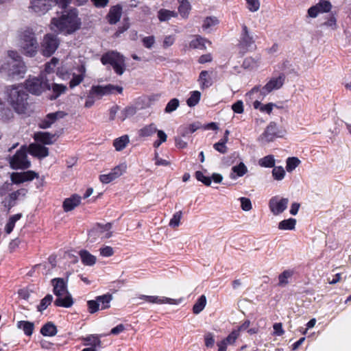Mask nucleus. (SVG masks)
Segmentation results:
<instances>
[{"instance_id":"27","label":"nucleus","mask_w":351,"mask_h":351,"mask_svg":"<svg viewBox=\"0 0 351 351\" xmlns=\"http://www.w3.org/2000/svg\"><path fill=\"white\" fill-rule=\"evenodd\" d=\"M198 81L201 88L204 89L208 88L213 84L212 73L206 71H202L199 75Z\"/></svg>"},{"instance_id":"52","label":"nucleus","mask_w":351,"mask_h":351,"mask_svg":"<svg viewBox=\"0 0 351 351\" xmlns=\"http://www.w3.org/2000/svg\"><path fill=\"white\" fill-rule=\"evenodd\" d=\"M182 216V211H178L173 215L169 221V226L171 228H177L180 226V220Z\"/></svg>"},{"instance_id":"12","label":"nucleus","mask_w":351,"mask_h":351,"mask_svg":"<svg viewBox=\"0 0 351 351\" xmlns=\"http://www.w3.org/2000/svg\"><path fill=\"white\" fill-rule=\"evenodd\" d=\"M289 200L278 195L272 197L268 203L270 212L275 216L282 214L287 208Z\"/></svg>"},{"instance_id":"32","label":"nucleus","mask_w":351,"mask_h":351,"mask_svg":"<svg viewBox=\"0 0 351 351\" xmlns=\"http://www.w3.org/2000/svg\"><path fill=\"white\" fill-rule=\"evenodd\" d=\"M296 219L289 218L280 221L278 224V228L280 230H293L296 226Z\"/></svg>"},{"instance_id":"4","label":"nucleus","mask_w":351,"mask_h":351,"mask_svg":"<svg viewBox=\"0 0 351 351\" xmlns=\"http://www.w3.org/2000/svg\"><path fill=\"white\" fill-rule=\"evenodd\" d=\"M71 2V0H31L29 9L31 12L41 16L46 14L56 5L64 9Z\"/></svg>"},{"instance_id":"25","label":"nucleus","mask_w":351,"mask_h":351,"mask_svg":"<svg viewBox=\"0 0 351 351\" xmlns=\"http://www.w3.org/2000/svg\"><path fill=\"white\" fill-rule=\"evenodd\" d=\"M206 44L209 45L210 42L199 36H194L189 44V48L203 50L206 49Z\"/></svg>"},{"instance_id":"22","label":"nucleus","mask_w":351,"mask_h":351,"mask_svg":"<svg viewBox=\"0 0 351 351\" xmlns=\"http://www.w3.org/2000/svg\"><path fill=\"white\" fill-rule=\"evenodd\" d=\"M247 171L246 165L243 162H240L238 165L232 167L230 178L232 180H235L238 178L243 177L247 173Z\"/></svg>"},{"instance_id":"29","label":"nucleus","mask_w":351,"mask_h":351,"mask_svg":"<svg viewBox=\"0 0 351 351\" xmlns=\"http://www.w3.org/2000/svg\"><path fill=\"white\" fill-rule=\"evenodd\" d=\"M49 90H51L52 92L50 96L51 99H56L66 91L67 87L61 84L53 83L51 86H49Z\"/></svg>"},{"instance_id":"16","label":"nucleus","mask_w":351,"mask_h":351,"mask_svg":"<svg viewBox=\"0 0 351 351\" xmlns=\"http://www.w3.org/2000/svg\"><path fill=\"white\" fill-rule=\"evenodd\" d=\"M103 64L111 66H122L124 62L123 57L116 51H108L104 54L101 58Z\"/></svg>"},{"instance_id":"34","label":"nucleus","mask_w":351,"mask_h":351,"mask_svg":"<svg viewBox=\"0 0 351 351\" xmlns=\"http://www.w3.org/2000/svg\"><path fill=\"white\" fill-rule=\"evenodd\" d=\"M253 107L255 109H258L261 112H265L269 114L272 112L274 107H276V105L273 103L263 104L261 101L256 100L253 103Z\"/></svg>"},{"instance_id":"60","label":"nucleus","mask_w":351,"mask_h":351,"mask_svg":"<svg viewBox=\"0 0 351 351\" xmlns=\"http://www.w3.org/2000/svg\"><path fill=\"white\" fill-rule=\"evenodd\" d=\"M143 45L148 49H150L153 47L155 43V38L153 36H147L143 38Z\"/></svg>"},{"instance_id":"14","label":"nucleus","mask_w":351,"mask_h":351,"mask_svg":"<svg viewBox=\"0 0 351 351\" xmlns=\"http://www.w3.org/2000/svg\"><path fill=\"white\" fill-rule=\"evenodd\" d=\"M90 90L91 95H95V97L101 98L103 96L111 95L116 92L121 93L123 88L119 86L108 84L106 86H93Z\"/></svg>"},{"instance_id":"35","label":"nucleus","mask_w":351,"mask_h":351,"mask_svg":"<svg viewBox=\"0 0 351 351\" xmlns=\"http://www.w3.org/2000/svg\"><path fill=\"white\" fill-rule=\"evenodd\" d=\"M112 299V295L109 294L97 296L96 300L99 304V309L104 310L108 308L110 306V304Z\"/></svg>"},{"instance_id":"63","label":"nucleus","mask_w":351,"mask_h":351,"mask_svg":"<svg viewBox=\"0 0 351 351\" xmlns=\"http://www.w3.org/2000/svg\"><path fill=\"white\" fill-rule=\"evenodd\" d=\"M273 328L274 330V334L275 335L281 336L285 332L281 323H275L273 326Z\"/></svg>"},{"instance_id":"58","label":"nucleus","mask_w":351,"mask_h":351,"mask_svg":"<svg viewBox=\"0 0 351 351\" xmlns=\"http://www.w3.org/2000/svg\"><path fill=\"white\" fill-rule=\"evenodd\" d=\"M88 311L90 313H94L99 310V304L95 299V300H89L87 302Z\"/></svg>"},{"instance_id":"30","label":"nucleus","mask_w":351,"mask_h":351,"mask_svg":"<svg viewBox=\"0 0 351 351\" xmlns=\"http://www.w3.org/2000/svg\"><path fill=\"white\" fill-rule=\"evenodd\" d=\"M238 337L239 330L232 331L225 339L221 341V351H226V347L234 344Z\"/></svg>"},{"instance_id":"54","label":"nucleus","mask_w":351,"mask_h":351,"mask_svg":"<svg viewBox=\"0 0 351 351\" xmlns=\"http://www.w3.org/2000/svg\"><path fill=\"white\" fill-rule=\"evenodd\" d=\"M239 201L241 202V208L244 211H249L252 209V202L250 199L247 197H241L239 198Z\"/></svg>"},{"instance_id":"44","label":"nucleus","mask_w":351,"mask_h":351,"mask_svg":"<svg viewBox=\"0 0 351 351\" xmlns=\"http://www.w3.org/2000/svg\"><path fill=\"white\" fill-rule=\"evenodd\" d=\"M206 304V298L205 295H201L193 307V312L195 314H199L203 311Z\"/></svg>"},{"instance_id":"3","label":"nucleus","mask_w":351,"mask_h":351,"mask_svg":"<svg viewBox=\"0 0 351 351\" xmlns=\"http://www.w3.org/2000/svg\"><path fill=\"white\" fill-rule=\"evenodd\" d=\"M58 76L62 80H69V87L78 86L86 75L85 67H58Z\"/></svg>"},{"instance_id":"62","label":"nucleus","mask_w":351,"mask_h":351,"mask_svg":"<svg viewBox=\"0 0 351 351\" xmlns=\"http://www.w3.org/2000/svg\"><path fill=\"white\" fill-rule=\"evenodd\" d=\"M155 164L158 166H168L170 165V162L165 159L160 158L157 152L155 153Z\"/></svg>"},{"instance_id":"43","label":"nucleus","mask_w":351,"mask_h":351,"mask_svg":"<svg viewBox=\"0 0 351 351\" xmlns=\"http://www.w3.org/2000/svg\"><path fill=\"white\" fill-rule=\"evenodd\" d=\"M21 217V214H16V215H14L12 216H11L7 223L5 224V232H6V234H9L12 232V231L13 230L14 226H15V223L17 221H19Z\"/></svg>"},{"instance_id":"51","label":"nucleus","mask_w":351,"mask_h":351,"mask_svg":"<svg viewBox=\"0 0 351 351\" xmlns=\"http://www.w3.org/2000/svg\"><path fill=\"white\" fill-rule=\"evenodd\" d=\"M84 340L87 341V343H85L86 346H99L100 345V340L99 337L97 335H90L85 338H84Z\"/></svg>"},{"instance_id":"45","label":"nucleus","mask_w":351,"mask_h":351,"mask_svg":"<svg viewBox=\"0 0 351 351\" xmlns=\"http://www.w3.org/2000/svg\"><path fill=\"white\" fill-rule=\"evenodd\" d=\"M293 275V271L291 270H285L278 276V285L284 287L289 283V278Z\"/></svg>"},{"instance_id":"33","label":"nucleus","mask_w":351,"mask_h":351,"mask_svg":"<svg viewBox=\"0 0 351 351\" xmlns=\"http://www.w3.org/2000/svg\"><path fill=\"white\" fill-rule=\"evenodd\" d=\"M40 333L45 337H53L57 333V328L52 322H47L40 329Z\"/></svg>"},{"instance_id":"15","label":"nucleus","mask_w":351,"mask_h":351,"mask_svg":"<svg viewBox=\"0 0 351 351\" xmlns=\"http://www.w3.org/2000/svg\"><path fill=\"white\" fill-rule=\"evenodd\" d=\"M38 174L34 171H27L23 172H13L10 175V180L13 184H20L27 182H31L37 178Z\"/></svg>"},{"instance_id":"28","label":"nucleus","mask_w":351,"mask_h":351,"mask_svg":"<svg viewBox=\"0 0 351 351\" xmlns=\"http://www.w3.org/2000/svg\"><path fill=\"white\" fill-rule=\"evenodd\" d=\"M18 329L23 331L25 335L31 336L34 329V324L29 321H19L16 323Z\"/></svg>"},{"instance_id":"11","label":"nucleus","mask_w":351,"mask_h":351,"mask_svg":"<svg viewBox=\"0 0 351 351\" xmlns=\"http://www.w3.org/2000/svg\"><path fill=\"white\" fill-rule=\"evenodd\" d=\"M111 224H98L93 228L88 233V240L90 243L97 241L99 239H108L112 236Z\"/></svg>"},{"instance_id":"59","label":"nucleus","mask_w":351,"mask_h":351,"mask_svg":"<svg viewBox=\"0 0 351 351\" xmlns=\"http://www.w3.org/2000/svg\"><path fill=\"white\" fill-rule=\"evenodd\" d=\"M99 180L103 184H108L115 180L114 179V178L112 177V174L110 171L108 173L101 174L99 176Z\"/></svg>"},{"instance_id":"1","label":"nucleus","mask_w":351,"mask_h":351,"mask_svg":"<svg viewBox=\"0 0 351 351\" xmlns=\"http://www.w3.org/2000/svg\"><path fill=\"white\" fill-rule=\"evenodd\" d=\"M81 24L77 9L72 8L64 12L60 17L52 19L51 29L71 34L79 29Z\"/></svg>"},{"instance_id":"17","label":"nucleus","mask_w":351,"mask_h":351,"mask_svg":"<svg viewBox=\"0 0 351 351\" xmlns=\"http://www.w3.org/2000/svg\"><path fill=\"white\" fill-rule=\"evenodd\" d=\"M82 197L77 194H73L66 198L62 203V208L64 212H69L77 207L82 201Z\"/></svg>"},{"instance_id":"49","label":"nucleus","mask_w":351,"mask_h":351,"mask_svg":"<svg viewBox=\"0 0 351 351\" xmlns=\"http://www.w3.org/2000/svg\"><path fill=\"white\" fill-rule=\"evenodd\" d=\"M300 163V160L295 157L289 158L287 160L286 169L288 172L294 170Z\"/></svg>"},{"instance_id":"50","label":"nucleus","mask_w":351,"mask_h":351,"mask_svg":"<svg viewBox=\"0 0 351 351\" xmlns=\"http://www.w3.org/2000/svg\"><path fill=\"white\" fill-rule=\"evenodd\" d=\"M53 301V296L51 294L47 295L40 302V304L38 306V310L40 312L45 310L49 305L51 304Z\"/></svg>"},{"instance_id":"53","label":"nucleus","mask_w":351,"mask_h":351,"mask_svg":"<svg viewBox=\"0 0 351 351\" xmlns=\"http://www.w3.org/2000/svg\"><path fill=\"white\" fill-rule=\"evenodd\" d=\"M195 178L198 181L202 182L206 186H209L211 184V178L204 176L202 171H196Z\"/></svg>"},{"instance_id":"31","label":"nucleus","mask_w":351,"mask_h":351,"mask_svg":"<svg viewBox=\"0 0 351 351\" xmlns=\"http://www.w3.org/2000/svg\"><path fill=\"white\" fill-rule=\"evenodd\" d=\"M157 131V127L154 123H150L141 128L138 130L140 137L146 138L152 136Z\"/></svg>"},{"instance_id":"20","label":"nucleus","mask_w":351,"mask_h":351,"mask_svg":"<svg viewBox=\"0 0 351 351\" xmlns=\"http://www.w3.org/2000/svg\"><path fill=\"white\" fill-rule=\"evenodd\" d=\"M147 302L152 304H169L173 305H178L182 302V299H173L165 296L151 295L147 298Z\"/></svg>"},{"instance_id":"19","label":"nucleus","mask_w":351,"mask_h":351,"mask_svg":"<svg viewBox=\"0 0 351 351\" xmlns=\"http://www.w3.org/2000/svg\"><path fill=\"white\" fill-rule=\"evenodd\" d=\"M27 152L33 156L43 158L49 155L48 148L36 143H32L27 147Z\"/></svg>"},{"instance_id":"23","label":"nucleus","mask_w":351,"mask_h":351,"mask_svg":"<svg viewBox=\"0 0 351 351\" xmlns=\"http://www.w3.org/2000/svg\"><path fill=\"white\" fill-rule=\"evenodd\" d=\"M34 139L43 144L51 145L56 141V136L48 132H40L34 134Z\"/></svg>"},{"instance_id":"61","label":"nucleus","mask_w":351,"mask_h":351,"mask_svg":"<svg viewBox=\"0 0 351 351\" xmlns=\"http://www.w3.org/2000/svg\"><path fill=\"white\" fill-rule=\"evenodd\" d=\"M217 19L216 18L213 19L211 17H208L204 20L202 27L206 29L211 27L212 25L217 24Z\"/></svg>"},{"instance_id":"42","label":"nucleus","mask_w":351,"mask_h":351,"mask_svg":"<svg viewBox=\"0 0 351 351\" xmlns=\"http://www.w3.org/2000/svg\"><path fill=\"white\" fill-rule=\"evenodd\" d=\"M258 165L261 167L271 168L275 165V158L273 155H267L261 158L258 161Z\"/></svg>"},{"instance_id":"9","label":"nucleus","mask_w":351,"mask_h":351,"mask_svg":"<svg viewBox=\"0 0 351 351\" xmlns=\"http://www.w3.org/2000/svg\"><path fill=\"white\" fill-rule=\"evenodd\" d=\"M27 147L22 146L16 153L10 158V165L13 169H26L30 167L31 162L27 159Z\"/></svg>"},{"instance_id":"47","label":"nucleus","mask_w":351,"mask_h":351,"mask_svg":"<svg viewBox=\"0 0 351 351\" xmlns=\"http://www.w3.org/2000/svg\"><path fill=\"white\" fill-rule=\"evenodd\" d=\"M272 176L276 180H282L285 176V171L281 166L274 167L272 170Z\"/></svg>"},{"instance_id":"41","label":"nucleus","mask_w":351,"mask_h":351,"mask_svg":"<svg viewBox=\"0 0 351 351\" xmlns=\"http://www.w3.org/2000/svg\"><path fill=\"white\" fill-rule=\"evenodd\" d=\"M24 68L25 67H12V69L8 71L9 77L13 80H18L23 78L25 73Z\"/></svg>"},{"instance_id":"8","label":"nucleus","mask_w":351,"mask_h":351,"mask_svg":"<svg viewBox=\"0 0 351 351\" xmlns=\"http://www.w3.org/2000/svg\"><path fill=\"white\" fill-rule=\"evenodd\" d=\"M21 45L24 51L32 56L38 47V42L33 32L29 29H25L21 33Z\"/></svg>"},{"instance_id":"39","label":"nucleus","mask_w":351,"mask_h":351,"mask_svg":"<svg viewBox=\"0 0 351 351\" xmlns=\"http://www.w3.org/2000/svg\"><path fill=\"white\" fill-rule=\"evenodd\" d=\"M180 3L178 11L183 18H187L191 10V5L187 0H178Z\"/></svg>"},{"instance_id":"48","label":"nucleus","mask_w":351,"mask_h":351,"mask_svg":"<svg viewBox=\"0 0 351 351\" xmlns=\"http://www.w3.org/2000/svg\"><path fill=\"white\" fill-rule=\"evenodd\" d=\"M239 158V153L238 152H234L231 153L227 157H224L222 159V162L226 166H230L234 163Z\"/></svg>"},{"instance_id":"38","label":"nucleus","mask_w":351,"mask_h":351,"mask_svg":"<svg viewBox=\"0 0 351 351\" xmlns=\"http://www.w3.org/2000/svg\"><path fill=\"white\" fill-rule=\"evenodd\" d=\"M129 137L128 135H123L121 137L116 138L114 141L113 145L115 149L118 152L123 150L129 143Z\"/></svg>"},{"instance_id":"13","label":"nucleus","mask_w":351,"mask_h":351,"mask_svg":"<svg viewBox=\"0 0 351 351\" xmlns=\"http://www.w3.org/2000/svg\"><path fill=\"white\" fill-rule=\"evenodd\" d=\"M59 40L56 35L47 34L42 43V50L45 56H50L57 49Z\"/></svg>"},{"instance_id":"6","label":"nucleus","mask_w":351,"mask_h":351,"mask_svg":"<svg viewBox=\"0 0 351 351\" xmlns=\"http://www.w3.org/2000/svg\"><path fill=\"white\" fill-rule=\"evenodd\" d=\"M285 80L284 74H280L278 77L271 78L269 82L262 88L260 86L254 87L249 93L248 95L252 96L256 93H259L260 97L258 98L263 99L267 95L274 90L280 88Z\"/></svg>"},{"instance_id":"7","label":"nucleus","mask_w":351,"mask_h":351,"mask_svg":"<svg viewBox=\"0 0 351 351\" xmlns=\"http://www.w3.org/2000/svg\"><path fill=\"white\" fill-rule=\"evenodd\" d=\"M26 88L32 94L40 95L45 90L49 89V84L46 77L41 74L37 77H29L26 81Z\"/></svg>"},{"instance_id":"24","label":"nucleus","mask_w":351,"mask_h":351,"mask_svg":"<svg viewBox=\"0 0 351 351\" xmlns=\"http://www.w3.org/2000/svg\"><path fill=\"white\" fill-rule=\"evenodd\" d=\"M122 13V8L120 5H117L114 6H112L108 15L107 19L108 20V22L110 24H115L117 23L121 19Z\"/></svg>"},{"instance_id":"2","label":"nucleus","mask_w":351,"mask_h":351,"mask_svg":"<svg viewBox=\"0 0 351 351\" xmlns=\"http://www.w3.org/2000/svg\"><path fill=\"white\" fill-rule=\"evenodd\" d=\"M53 292L56 296L54 304L57 306L69 308L73 304L71 293L68 290V280L62 278H56L51 280Z\"/></svg>"},{"instance_id":"10","label":"nucleus","mask_w":351,"mask_h":351,"mask_svg":"<svg viewBox=\"0 0 351 351\" xmlns=\"http://www.w3.org/2000/svg\"><path fill=\"white\" fill-rule=\"evenodd\" d=\"M238 47L240 53L243 54L249 50L253 49H255L256 48L255 40L252 35L250 34L249 29L245 24L242 25V30L240 34Z\"/></svg>"},{"instance_id":"36","label":"nucleus","mask_w":351,"mask_h":351,"mask_svg":"<svg viewBox=\"0 0 351 351\" xmlns=\"http://www.w3.org/2000/svg\"><path fill=\"white\" fill-rule=\"evenodd\" d=\"M127 168L128 166L126 162H123L119 163L118 165L112 169L110 173L114 179L117 180L126 172Z\"/></svg>"},{"instance_id":"5","label":"nucleus","mask_w":351,"mask_h":351,"mask_svg":"<svg viewBox=\"0 0 351 351\" xmlns=\"http://www.w3.org/2000/svg\"><path fill=\"white\" fill-rule=\"evenodd\" d=\"M27 95L21 86L13 87L8 93V101L19 114L25 112L27 107Z\"/></svg>"},{"instance_id":"40","label":"nucleus","mask_w":351,"mask_h":351,"mask_svg":"<svg viewBox=\"0 0 351 351\" xmlns=\"http://www.w3.org/2000/svg\"><path fill=\"white\" fill-rule=\"evenodd\" d=\"M201 93L198 90H193L189 93V97L186 100V104L189 107L195 106L199 101L201 98Z\"/></svg>"},{"instance_id":"21","label":"nucleus","mask_w":351,"mask_h":351,"mask_svg":"<svg viewBox=\"0 0 351 351\" xmlns=\"http://www.w3.org/2000/svg\"><path fill=\"white\" fill-rule=\"evenodd\" d=\"M66 114L63 111H57L56 112L49 113L40 123V127L43 128H49L56 121L64 118Z\"/></svg>"},{"instance_id":"64","label":"nucleus","mask_w":351,"mask_h":351,"mask_svg":"<svg viewBox=\"0 0 351 351\" xmlns=\"http://www.w3.org/2000/svg\"><path fill=\"white\" fill-rule=\"evenodd\" d=\"M232 108L233 111L236 113L241 114L243 112V104L241 101H238L236 103H234Z\"/></svg>"},{"instance_id":"46","label":"nucleus","mask_w":351,"mask_h":351,"mask_svg":"<svg viewBox=\"0 0 351 351\" xmlns=\"http://www.w3.org/2000/svg\"><path fill=\"white\" fill-rule=\"evenodd\" d=\"M179 106H180V101L178 99H176V98L171 99L167 103V104L165 108V112L168 113V114L171 113L173 111H175L176 110H177V108L179 107Z\"/></svg>"},{"instance_id":"55","label":"nucleus","mask_w":351,"mask_h":351,"mask_svg":"<svg viewBox=\"0 0 351 351\" xmlns=\"http://www.w3.org/2000/svg\"><path fill=\"white\" fill-rule=\"evenodd\" d=\"M99 254L103 257H110L114 254V250L110 246H103L99 249Z\"/></svg>"},{"instance_id":"37","label":"nucleus","mask_w":351,"mask_h":351,"mask_svg":"<svg viewBox=\"0 0 351 351\" xmlns=\"http://www.w3.org/2000/svg\"><path fill=\"white\" fill-rule=\"evenodd\" d=\"M178 13L175 11H171L165 9H160L158 12V18L160 21H167L171 18L177 17Z\"/></svg>"},{"instance_id":"18","label":"nucleus","mask_w":351,"mask_h":351,"mask_svg":"<svg viewBox=\"0 0 351 351\" xmlns=\"http://www.w3.org/2000/svg\"><path fill=\"white\" fill-rule=\"evenodd\" d=\"M278 128L275 123H270L260 138L263 142L269 143L278 137Z\"/></svg>"},{"instance_id":"56","label":"nucleus","mask_w":351,"mask_h":351,"mask_svg":"<svg viewBox=\"0 0 351 351\" xmlns=\"http://www.w3.org/2000/svg\"><path fill=\"white\" fill-rule=\"evenodd\" d=\"M247 3V8L251 12H256L260 8L258 0H245Z\"/></svg>"},{"instance_id":"26","label":"nucleus","mask_w":351,"mask_h":351,"mask_svg":"<svg viewBox=\"0 0 351 351\" xmlns=\"http://www.w3.org/2000/svg\"><path fill=\"white\" fill-rule=\"evenodd\" d=\"M82 263L87 266H93L95 264L97 258L86 250H81L79 253Z\"/></svg>"},{"instance_id":"57","label":"nucleus","mask_w":351,"mask_h":351,"mask_svg":"<svg viewBox=\"0 0 351 351\" xmlns=\"http://www.w3.org/2000/svg\"><path fill=\"white\" fill-rule=\"evenodd\" d=\"M317 5L321 12H329L332 7L330 3L328 1H321Z\"/></svg>"}]
</instances>
